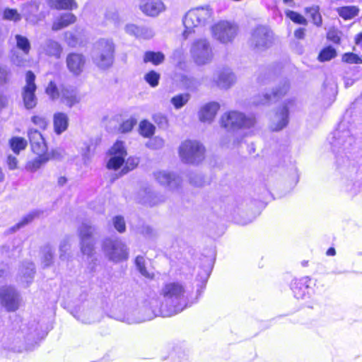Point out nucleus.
<instances>
[{
  "label": "nucleus",
  "instance_id": "nucleus-1",
  "mask_svg": "<svg viewBox=\"0 0 362 362\" xmlns=\"http://www.w3.org/2000/svg\"><path fill=\"white\" fill-rule=\"evenodd\" d=\"M160 295L162 299L152 298L148 303L151 311L135 322L149 320L156 316L171 317L191 306L190 291L179 281H170L162 287Z\"/></svg>",
  "mask_w": 362,
  "mask_h": 362
},
{
  "label": "nucleus",
  "instance_id": "nucleus-2",
  "mask_svg": "<svg viewBox=\"0 0 362 362\" xmlns=\"http://www.w3.org/2000/svg\"><path fill=\"white\" fill-rule=\"evenodd\" d=\"M214 11L209 6H199L189 10L183 19L185 30L183 37L186 39L195 29L204 27L213 19Z\"/></svg>",
  "mask_w": 362,
  "mask_h": 362
},
{
  "label": "nucleus",
  "instance_id": "nucleus-3",
  "mask_svg": "<svg viewBox=\"0 0 362 362\" xmlns=\"http://www.w3.org/2000/svg\"><path fill=\"white\" fill-rule=\"evenodd\" d=\"M115 45L111 39L101 38L94 45L92 59L93 63L101 69L110 68L115 59Z\"/></svg>",
  "mask_w": 362,
  "mask_h": 362
},
{
  "label": "nucleus",
  "instance_id": "nucleus-4",
  "mask_svg": "<svg viewBox=\"0 0 362 362\" xmlns=\"http://www.w3.org/2000/svg\"><path fill=\"white\" fill-rule=\"evenodd\" d=\"M189 54L192 61L199 66L209 64L214 57L213 47L206 38L194 40L189 46Z\"/></svg>",
  "mask_w": 362,
  "mask_h": 362
},
{
  "label": "nucleus",
  "instance_id": "nucleus-5",
  "mask_svg": "<svg viewBox=\"0 0 362 362\" xmlns=\"http://www.w3.org/2000/svg\"><path fill=\"white\" fill-rule=\"evenodd\" d=\"M354 143V137L345 121H341L332 136L329 144L334 152L340 153L349 150Z\"/></svg>",
  "mask_w": 362,
  "mask_h": 362
},
{
  "label": "nucleus",
  "instance_id": "nucleus-6",
  "mask_svg": "<svg viewBox=\"0 0 362 362\" xmlns=\"http://www.w3.org/2000/svg\"><path fill=\"white\" fill-rule=\"evenodd\" d=\"M255 123L256 119L253 115H246L238 111H230L221 117V126L228 131L249 129Z\"/></svg>",
  "mask_w": 362,
  "mask_h": 362
},
{
  "label": "nucleus",
  "instance_id": "nucleus-7",
  "mask_svg": "<svg viewBox=\"0 0 362 362\" xmlns=\"http://www.w3.org/2000/svg\"><path fill=\"white\" fill-rule=\"evenodd\" d=\"M205 148L199 141L186 140L179 148V154L182 160L186 163L197 164L204 158Z\"/></svg>",
  "mask_w": 362,
  "mask_h": 362
},
{
  "label": "nucleus",
  "instance_id": "nucleus-8",
  "mask_svg": "<svg viewBox=\"0 0 362 362\" xmlns=\"http://www.w3.org/2000/svg\"><path fill=\"white\" fill-rule=\"evenodd\" d=\"M95 232V227L87 222L83 223L78 229L81 251L88 258H92L94 254L95 240L93 235Z\"/></svg>",
  "mask_w": 362,
  "mask_h": 362
},
{
  "label": "nucleus",
  "instance_id": "nucleus-9",
  "mask_svg": "<svg viewBox=\"0 0 362 362\" xmlns=\"http://www.w3.org/2000/svg\"><path fill=\"white\" fill-rule=\"evenodd\" d=\"M273 33L266 27L259 25L255 28L250 38V45L257 52H262L268 49L272 44Z\"/></svg>",
  "mask_w": 362,
  "mask_h": 362
},
{
  "label": "nucleus",
  "instance_id": "nucleus-10",
  "mask_svg": "<svg viewBox=\"0 0 362 362\" xmlns=\"http://www.w3.org/2000/svg\"><path fill=\"white\" fill-rule=\"evenodd\" d=\"M103 250L105 255L113 262L122 261L128 257L127 246L119 238H106L103 243Z\"/></svg>",
  "mask_w": 362,
  "mask_h": 362
},
{
  "label": "nucleus",
  "instance_id": "nucleus-11",
  "mask_svg": "<svg viewBox=\"0 0 362 362\" xmlns=\"http://www.w3.org/2000/svg\"><path fill=\"white\" fill-rule=\"evenodd\" d=\"M238 33V27L227 21H221L212 27L213 37L221 43L232 42Z\"/></svg>",
  "mask_w": 362,
  "mask_h": 362
},
{
  "label": "nucleus",
  "instance_id": "nucleus-12",
  "mask_svg": "<svg viewBox=\"0 0 362 362\" xmlns=\"http://www.w3.org/2000/svg\"><path fill=\"white\" fill-rule=\"evenodd\" d=\"M293 99L287 100L279 107L271 117L269 127L274 132L284 129L289 122V109L294 105Z\"/></svg>",
  "mask_w": 362,
  "mask_h": 362
},
{
  "label": "nucleus",
  "instance_id": "nucleus-13",
  "mask_svg": "<svg viewBox=\"0 0 362 362\" xmlns=\"http://www.w3.org/2000/svg\"><path fill=\"white\" fill-rule=\"evenodd\" d=\"M35 75L31 71L25 74V85L22 90V98L26 109H33L37 105V97L35 91L37 89L35 83Z\"/></svg>",
  "mask_w": 362,
  "mask_h": 362
},
{
  "label": "nucleus",
  "instance_id": "nucleus-14",
  "mask_svg": "<svg viewBox=\"0 0 362 362\" xmlns=\"http://www.w3.org/2000/svg\"><path fill=\"white\" fill-rule=\"evenodd\" d=\"M0 300L8 311L16 310L20 305L19 294L11 286H5L0 289Z\"/></svg>",
  "mask_w": 362,
  "mask_h": 362
},
{
  "label": "nucleus",
  "instance_id": "nucleus-15",
  "mask_svg": "<svg viewBox=\"0 0 362 362\" xmlns=\"http://www.w3.org/2000/svg\"><path fill=\"white\" fill-rule=\"evenodd\" d=\"M212 81L219 88L226 90L235 83L236 77L230 69L224 67L214 72Z\"/></svg>",
  "mask_w": 362,
  "mask_h": 362
},
{
  "label": "nucleus",
  "instance_id": "nucleus-16",
  "mask_svg": "<svg viewBox=\"0 0 362 362\" xmlns=\"http://www.w3.org/2000/svg\"><path fill=\"white\" fill-rule=\"evenodd\" d=\"M111 156L107 162V167L109 169L117 170L124 162V157L127 156V151L124 143L117 141L110 150Z\"/></svg>",
  "mask_w": 362,
  "mask_h": 362
},
{
  "label": "nucleus",
  "instance_id": "nucleus-17",
  "mask_svg": "<svg viewBox=\"0 0 362 362\" xmlns=\"http://www.w3.org/2000/svg\"><path fill=\"white\" fill-rule=\"evenodd\" d=\"M139 7L144 14L151 17H156L165 10L161 0H140Z\"/></svg>",
  "mask_w": 362,
  "mask_h": 362
},
{
  "label": "nucleus",
  "instance_id": "nucleus-18",
  "mask_svg": "<svg viewBox=\"0 0 362 362\" xmlns=\"http://www.w3.org/2000/svg\"><path fill=\"white\" fill-rule=\"evenodd\" d=\"M289 89L288 83L285 81L281 86L274 90L271 94L266 93L262 96L258 95L255 97L253 103L256 105H265L269 103L273 99L279 98L284 96Z\"/></svg>",
  "mask_w": 362,
  "mask_h": 362
},
{
  "label": "nucleus",
  "instance_id": "nucleus-19",
  "mask_svg": "<svg viewBox=\"0 0 362 362\" xmlns=\"http://www.w3.org/2000/svg\"><path fill=\"white\" fill-rule=\"evenodd\" d=\"M28 137L33 151L36 154H45L47 150L45 138L42 134L36 129H30Z\"/></svg>",
  "mask_w": 362,
  "mask_h": 362
},
{
  "label": "nucleus",
  "instance_id": "nucleus-20",
  "mask_svg": "<svg viewBox=\"0 0 362 362\" xmlns=\"http://www.w3.org/2000/svg\"><path fill=\"white\" fill-rule=\"evenodd\" d=\"M156 180L163 185L175 189L180 185L181 179L177 175L167 171H158L154 174Z\"/></svg>",
  "mask_w": 362,
  "mask_h": 362
},
{
  "label": "nucleus",
  "instance_id": "nucleus-21",
  "mask_svg": "<svg viewBox=\"0 0 362 362\" xmlns=\"http://www.w3.org/2000/svg\"><path fill=\"white\" fill-rule=\"evenodd\" d=\"M86 63L85 57L78 53H70L66 57V65L70 72L79 75L83 70Z\"/></svg>",
  "mask_w": 362,
  "mask_h": 362
},
{
  "label": "nucleus",
  "instance_id": "nucleus-22",
  "mask_svg": "<svg viewBox=\"0 0 362 362\" xmlns=\"http://www.w3.org/2000/svg\"><path fill=\"white\" fill-rule=\"evenodd\" d=\"M63 48L57 41L52 39H47L40 45V52L45 55L53 57L55 59L61 57Z\"/></svg>",
  "mask_w": 362,
  "mask_h": 362
},
{
  "label": "nucleus",
  "instance_id": "nucleus-23",
  "mask_svg": "<svg viewBox=\"0 0 362 362\" xmlns=\"http://www.w3.org/2000/svg\"><path fill=\"white\" fill-rule=\"evenodd\" d=\"M311 284V279L304 276L300 279H296L291 285L294 296L298 299H303L308 293V290Z\"/></svg>",
  "mask_w": 362,
  "mask_h": 362
},
{
  "label": "nucleus",
  "instance_id": "nucleus-24",
  "mask_svg": "<svg viewBox=\"0 0 362 362\" xmlns=\"http://www.w3.org/2000/svg\"><path fill=\"white\" fill-rule=\"evenodd\" d=\"M220 106L218 103L211 102L204 105L199 112V117L201 122L211 123L219 110Z\"/></svg>",
  "mask_w": 362,
  "mask_h": 362
},
{
  "label": "nucleus",
  "instance_id": "nucleus-25",
  "mask_svg": "<svg viewBox=\"0 0 362 362\" xmlns=\"http://www.w3.org/2000/svg\"><path fill=\"white\" fill-rule=\"evenodd\" d=\"M76 21V17L71 13H64L55 18L53 21L52 29L54 31H58L69 25L74 24Z\"/></svg>",
  "mask_w": 362,
  "mask_h": 362
},
{
  "label": "nucleus",
  "instance_id": "nucleus-26",
  "mask_svg": "<svg viewBox=\"0 0 362 362\" xmlns=\"http://www.w3.org/2000/svg\"><path fill=\"white\" fill-rule=\"evenodd\" d=\"M61 102L69 107H72L79 103L81 98L77 91L72 88H62L61 89Z\"/></svg>",
  "mask_w": 362,
  "mask_h": 362
},
{
  "label": "nucleus",
  "instance_id": "nucleus-27",
  "mask_svg": "<svg viewBox=\"0 0 362 362\" xmlns=\"http://www.w3.org/2000/svg\"><path fill=\"white\" fill-rule=\"evenodd\" d=\"M54 129L57 134H61L68 128L69 117L66 113L56 112L53 117Z\"/></svg>",
  "mask_w": 362,
  "mask_h": 362
},
{
  "label": "nucleus",
  "instance_id": "nucleus-28",
  "mask_svg": "<svg viewBox=\"0 0 362 362\" xmlns=\"http://www.w3.org/2000/svg\"><path fill=\"white\" fill-rule=\"evenodd\" d=\"M35 275V267L32 262L23 264L20 269L21 281L28 286L33 280Z\"/></svg>",
  "mask_w": 362,
  "mask_h": 362
},
{
  "label": "nucleus",
  "instance_id": "nucleus-29",
  "mask_svg": "<svg viewBox=\"0 0 362 362\" xmlns=\"http://www.w3.org/2000/svg\"><path fill=\"white\" fill-rule=\"evenodd\" d=\"M38 10L39 4L37 2L28 3L23 6L22 15L27 21L36 23L38 21V18L36 17Z\"/></svg>",
  "mask_w": 362,
  "mask_h": 362
},
{
  "label": "nucleus",
  "instance_id": "nucleus-30",
  "mask_svg": "<svg viewBox=\"0 0 362 362\" xmlns=\"http://www.w3.org/2000/svg\"><path fill=\"white\" fill-rule=\"evenodd\" d=\"M76 317L84 324H91L100 320V314L92 309H83Z\"/></svg>",
  "mask_w": 362,
  "mask_h": 362
},
{
  "label": "nucleus",
  "instance_id": "nucleus-31",
  "mask_svg": "<svg viewBox=\"0 0 362 362\" xmlns=\"http://www.w3.org/2000/svg\"><path fill=\"white\" fill-rule=\"evenodd\" d=\"M49 6L57 10H73L78 6L74 0H48Z\"/></svg>",
  "mask_w": 362,
  "mask_h": 362
},
{
  "label": "nucleus",
  "instance_id": "nucleus-32",
  "mask_svg": "<svg viewBox=\"0 0 362 362\" xmlns=\"http://www.w3.org/2000/svg\"><path fill=\"white\" fill-rule=\"evenodd\" d=\"M35 158L29 160L25 165V170L34 173L41 168L42 165L47 163L49 157L46 154H37Z\"/></svg>",
  "mask_w": 362,
  "mask_h": 362
},
{
  "label": "nucleus",
  "instance_id": "nucleus-33",
  "mask_svg": "<svg viewBox=\"0 0 362 362\" xmlns=\"http://www.w3.org/2000/svg\"><path fill=\"white\" fill-rule=\"evenodd\" d=\"M8 144L15 154H19L21 151L25 149L28 145L27 140L20 136H13L8 141Z\"/></svg>",
  "mask_w": 362,
  "mask_h": 362
},
{
  "label": "nucleus",
  "instance_id": "nucleus-34",
  "mask_svg": "<svg viewBox=\"0 0 362 362\" xmlns=\"http://www.w3.org/2000/svg\"><path fill=\"white\" fill-rule=\"evenodd\" d=\"M337 12L344 20H351L358 16L359 8L356 6H341L337 8Z\"/></svg>",
  "mask_w": 362,
  "mask_h": 362
},
{
  "label": "nucleus",
  "instance_id": "nucleus-35",
  "mask_svg": "<svg viewBox=\"0 0 362 362\" xmlns=\"http://www.w3.org/2000/svg\"><path fill=\"white\" fill-rule=\"evenodd\" d=\"M362 183L360 181L347 180L343 186V191L351 197L357 195L361 189Z\"/></svg>",
  "mask_w": 362,
  "mask_h": 362
},
{
  "label": "nucleus",
  "instance_id": "nucleus-36",
  "mask_svg": "<svg viewBox=\"0 0 362 362\" xmlns=\"http://www.w3.org/2000/svg\"><path fill=\"white\" fill-rule=\"evenodd\" d=\"M139 195L142 196L140 202L143 204H146L150 206L156 205L158 202H161V200L158 198L157 196L149 188L141 191L139 192Z\"/></svg>",
  "mask_w": 362,
  "mask_h": 362
},
{
  "label": "nucleus",
  "instance_id": "nucleus-37",
  "mask_svg": "<svg viewBox=\"0 0 362 362\" xmlns=\"http://www.w3.org/2000/svg\"><path fill=\"white\" fill-rule=\"evenodd\" d=\"M165 59V55L160 52H146L144 54V62H151L154 65H158L161 64Z\"/></svg>",
  "mask_w": 362,
  "mask_h": 362
},
{
  "label": "nucleus",
  "instance_id": "nucleus-38",
  "mask_svg": "<svg viewBox=\"0 0 362 362\" xmlns=\"http://www.w3.org/2000/svg\"><path fill=\"white\" fill-rule=\"evenodd\" d=\"M105 19L113 23L115 27L120 26L124 22L123 17L121 16L118 11L115 9H110L107 11L105 13Z\"/></svg>",
  "mask_w": 362,
  "mask_h": 362
},
{
  "label": "nucleus",
  "instance_id": "nucleus-39",
  "mask_svg": "<svg viewBox=\"0 0 362 362\" xmlns=\"http://www.w3.org/2000/svg\"><path fill=\"white\" fill-rule=\"evenodd\" d=\"M189 99V93H181L173 96L170 102L175 109H180L188 103Z\"/></svg>",
  "mask_w": 362,
  "mask_h": 362
},
{
  "label": "nucleus",
  "instance_id": "nucleus-40",
  "mask_svg": "<svg viewBox=\"0 0 362 362\" xmlns=\"http://www.w3.org/2000/svg\"><path fill=\"white\" fill-rule=\"evenodd\" d=\"M16 46L24 54H28L30 50V43L29 40L23 35H16L15 36Z\"/></svg>",
  "mask_w": 362,
  "mask_h": 362
},
{
  "label": "nucleus",
  "instance_id": "nucleus-41",
  "mask_svg": "<svg viewBox=\"0 0 362 362\" xmlns=\"http://www.w3.org/2000/svg\"><path fill=\"white\" fill-rule=\"evenodd\" d=\"M140 134L144 137H151L155 132V127L151 122L144 120L139 124Z\"/></svg>",
  "mask_w": 362,
  "mask_h": 362
},
{
  "label": "nucleus",
  "instance_id": "nucleus-42",
  "mask_svg": "<svg viewBox=\"0 0 362 362\" xmlns=\"http://www.w3.org/2000/svg\"><path fill=\"white\" fill-rule=\"evenodd\" d=\"M135 264L136 266L137 269L139 271L141 275L144 276L148 278V279H153V274L151 272H149L146 268V261L145 259L141 256L136 257L135 259Z\"/></svg>",
  "mask_w": 362,
  "mask_h": 362
},
{
  "label": "nucleus",
  "instance_id": "nucleus-43",
  "mask_svg": "<svg viewBox=\"0 0 362 362\" xmlns=\"http://www.w3.org/2000/svg\"><path fill=\"white\" fill-rule=\"evenodd\" d=\"M336 56V49L331 46H328L320 51L318 59L320 62H327L334 58Z\"/></svg>",
  "mask_w": 362,
  "mask_h": 362
},
{
  "label": "nucleus",
  "instance_id": "nucleus-44",
  "mask_svg": "<svg viewBox=\"0 0 362 362\" xmlns=\"http://www.w3.org/2000/svg\"><path fill=\"white\" fill-rule=\"evenodd\" d=\"M12 77L11 69L6 65L0 64V86L10 82Z\"/></svg>",
  "mask_w": 362,
  "mask_h": 362
},
{
  "label": "nucleus",
  "instance_id": "nucleus-45",
  "mask_svg": "<svg viewBox=\"0 0 362 362\" xmlns=\"http://www.w3.org/2000/svg\"><path fill=\"white\" fill-rule=\"evenodd\" d=\"M45 92L52 100H56L61 98V90L58 89L53 81L48 83Z\"/></svg>",
  "mask_w": 362,
  "mask_h": 362
},
{
  "label": "nucleus",
  "instance_id": "nucleus-46",
  "mask_svg": "<svg viewBox=\"0 0 362 362\" xmlns=\"http://www.w3.org/2000/svg\"><path fill=\"white\" fill-rule=\"evenodd\" d=\"M37 214H38V213L37 211H33V212L27 214L22 218V220L20 222H18L14 226L11 228V230L14 232V231L20 229L23 226H24L27 225L28 223H29L30 222H31L34 219V218L37 216Z\"/></svg>",
  "mask_w": 362,
  "mask_h": 362
},
{
  "label": "nucleus",
  "instance_id": "nucleus-47",
  "mask_svg": "<svg viewBox=\"0 0 362 362\" xmlns=\"http://www.w3.org/2000/svg\"><path fill=\"white\" fill-rule=\"evenodd\" d=\"M307 13L312 18L313 22L317 26L322 25V16L319 12L318 7L306 8Z\"/></svg>",
  "mask_w": 362,
  "mask_h": 362
},
{
  "label": "nucleus",
  "instance_id": "nucleus-48",
  "mask_svg": "<svg viewBox=\"0 0 362 362\" xmlns=\"http://www.w3.org/2000/svg\"><path fill=\"white\" fill-rule=\"evenodd\" d=\"M42 264L45 267L49 266L52 262L53 250L49 245L42 249Z\"/></svg>",
  "mask_w": 362,
  "mask_h": 362
},
{
  "label": "nucleus",
  "instance_id": "nucleus-49",
  "mask_svg": "<svg viewBox=\"0 0 362 362\" xmlns=\"http://www.w3.org/2000/svg\"><path fill=\"white\" fill-rule=\"evenodd\" d=\"M144 78L151 87H156L158 85L160 74L155 71H151L144 76Z\"/></svg>",
  "mask_w": 362,
  "mask_h": 362
},
{
  "label": "nucleus",
  "instance_id": "nucleus-50",
  "mask_svg": "<svg viewBox=\"0 0 362 362\" xmlns=\"http://www.w3.org/2000/svg\"><path fill=\"white\" fill-rule=\"evenodd\" d=\"M165 144V141L159 137V136H155L150 140H148L146 146V147L151 148V149H160L163 147Z\"/></svg>",
  "mask_w": 362,
  "mask_h": 362
},
{
  "label": "nucleus",
  "instance_id": "nucleus-51",
  "mask_svg": "<svg viewBox=\"0 0 362 362\" xmlns=\"http://www.w3.org/2000/svg\"><path fill=\"white\" fill-rule=\"evenodd\" d=\"M112 223L115 228L119 233H124L126 230V223L122 216H116L112 218Z\"/></svg>",
  "mask_w": 362,
  "mask_h": 362
},
{
  "label": "nucleus",
  "instance_id": "nucleus-52",
  "mask_svg": "<svg viewBox=\"0 0 362 362\" xmlns=\"http://www.w3.org/2000/svg\"><path fill=\"white\" fill-rule=\"evenodd\" d=\"M155 35V32L153 28L141 25L139 31V39L149 40L151 39Z\"/></svg>",
  "mask_w": 362,
  "mask_h": 362
},
{
  "label": "nucleus",
  "instance_id": "nucleus-53",
  "mask_svg": "<svg viewBox=\"0 0 362 362\" xmlns=\"http://www.w3.org/2000/svg\"><path fill=\"white\" fill-rule=\"evenodd\" d=\"M286 14L288 18L296 23L305 25L307 23L306 19L303 16L295 11H287Z\"/></svg>",
  "mask_w": 362,
  "mask_h": 362
},
{
  "label": "nucleus",
  "instance_id": "nucleus-54",
  "mask_svg": "<svg viewBox=\"0 0 362 362\" xmlns=\"http://www.w3.org/2000/svg\"><path fill=\"white\" fill-rule=\"evenodd\" d=\"M342 61L349 64H361L362 59L354 53H345L342 57Z\"/></svg>",
  "mask_w": 362,
  "mask_h": 362
},
{
  "label": "nucleus",
  "instance_id": "nucleus-55",
  "mask_svg": "<svg viewBox=\"0 0 362 362\" xmlns=\"http://www.w3.org/2000/svg\"><path fill=\"white\" fill-rule=\"evenodd\" d=\"M64 40L71 47H75L78 45V37L71 31H67L64 33Z\"/></svg>",
  "mask_w": 362,
  "mask_h": 362
},
{
  "label": "nucleus",
  "instance_id": "nucleus-56",
  "mask_svg": "<svg viewBox=\"0 0 362 362\" xmlns=\"http://www.w3.org/2000/svg\"><path fill=\"white\" fill-rule=\"evenodd\" d=\"M4 18L6 20L13 21L15 22L21 20V15L15 9L7 8L4 12Z\"/></svg>",
  "mask_w": 362,
  "mask_h": 362
},
{
  "label": "nucleus",
  "instance_id": "nucleus-57",
  "mask_svg": "<svg viewBox=\"0 0 362 362\" xmlns=\"http://www.w3.org/2000/svg\"><path fill=\"white\" fill-rule=\"evenodd\" d=\"M140 27L134 23H129L125 25L124 30L128 35L139 38Z\"/></svg>",
  "mask_w": 362,
  "mask_h": 362
},
{
  "label": "nucleus",
  "instance_id": "nucleus-58",
  "mask_svg": "<svg viewBox=\"0 0 362 362\" xmlns=\"http://www.w3.org/2000/svg\"><path fill=\"white\" fill-rule=\"evenodd\" d=\"M173 58L174 60L177 62V66L179 68L182 69V66L184 65L183 62L185 60V54L182 49H177L175 50L173 54Z\"/></svg>",
  "mask_w": 362,
  "mask_h": 362
},
{
  "label": "nucleus",
  "instance_id": "nucleus-59",
  "mask_svg": "<svg viewBox=\"0 0 362 362\" xmlns=\"http://www.w3.org/2000/svg\"><path fill=\"white\" fill-rule=\"evenodd\" d=\"M139 163L138 158H129L126 163L125 167L122 170L123 173H127L128 171L133 170Z\"/></svg>",
  "mask_w": 362,
  "mask_h": 362
},
{
  "label": "nucleus",
  "instance_id": "nucleus-60",
  "mask_svg": "<svg viewBox=\"0 0 362 362\" xmlns=\"http://www.w3.org/2000/svg\"><path fill=\"white\" fill-rule=\"evenodd\" d=\"M32 122L40 129H45L47 126V121L45 117L42 116H33L32 117Z\"/></svg>",
  "mask_w": 362,
  "mask_h": 362
},
{
  "label": "nucleus",
  "instance_id": "nucleus-61",
  "mask_svg": "<svg viewBox=\"0 0 362 362\" xmlns=\"http://www.w3.org/2000/svg\"><path fill=\"white\" fill-rule=\"evenodd\" d=\"M136 124V120L134 118H130L124 121L121 125V130L122 132H128L132 129L134 126Z\"/></svg>",
  "mask_w": 362,
  "mask_h": 362
},
{
  "label": "nucleus",
  "instance_id": "nucleus-62",
  "mask_svg": "<svg viewBox=\"0 0 362 362\" xmlns=\"http://www.w3.org/2000/svg\"><path fill=\"white\" fill-rule=\"evenodd\" d=\"M12 63L17 66H24L26 64V60L19 54H14L11 57Z\"/></svg>",
  "mask_w": 362,
  "mask_h": 362
},
{
  "label": "nucleus",
  "instance_id": "nucleus-63",
  "mask_svg": "<svg viewBox=\"0 0 362 362\" xmlns=\"http://www.w3.org/2000/svg\"><path fill=\"white\" fill-rule=\"evenodd\" d=\"M6 163L8 168L11 170L16 169L18 167V159L15 156L8 155Z\"/></svg>",
  "mask_w": 362,
  "mask_h": 362
},
{
  "label": "nucleus",
  "instance_id": "nucleus-64",
  "mask_svg": "<svg viewBox=\"0 0 362 362\" xmlns=\"http://www.w3.org/2000/svg\"><path fill=\"white\" fill-rule=\"evenodd\" d=\"M258 83L260 85L269 84L272 81V75L270 73H265L258 76Z\"/></svg>",
  "mask_w": 362,
  "mask_h": 362
}]
</instances>
